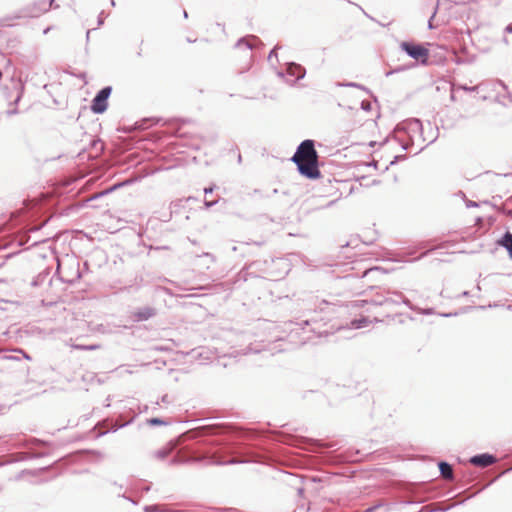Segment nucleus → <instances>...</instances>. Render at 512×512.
Returning a JSON list of instances; mask_svg holds the SVG:
<instances>
[{
  "mask_svg": "<svg viewBox=\"0 0 512 512\" xmlns=\"http://www.w3.org/2000/svg\"><path fill=\"white\" fill-rule=\"evenodd\" d=\"M503 42H504L506 45H508V44H509V41H508V39H507L506 37H504V38H503Z\"/></svg>",
  "mask_w": 512,
  "mask_h": 512,
  "instance_id": "obj_31",
  "label": "nucleus"
},
{
  "mask_svg": "<svg viewBox=\"0 0 512 512\" xmlns=\"http://www.w3.org/2000/svg\"><path fill=\"white\" fill-rule=\"evenodd\" d=\"M250 40H255V37H244V38H241L237 41L236 43V47L237 48H242V47H245L247 50H251L253 45L251 43Z\"/></svg>",
  "mask_w": 512,
  "mask_h": 512,
  "instance_id": "obj_13",
  "label": "nucleus"
},
{
  "mask_svg": "<svg viewBox=\"0 0 512 512\" xmlns=\"http://www.w3.org/2000/svg\"><path fill=\"white\" fill-rule=\"evenodd\" d=\"M403 303L409 309H414L412 303L407 299L401 292L398 291H386L384 295L377 297L371 301L372 305H387V304H401Z\"/></svg>",
  "mask_w": 512,
  "mask_h": 512,
  "instance_id": "obj_3",
  "label": "nucleus"
},
{
  "mask_svg": "<svg viewBox=\"0 0 512 512\" xmlns=\"http://www.w3.org/2000/svg\"><path fill=\"white\" fill-rule=\"evenodd\" d=\"M183 14H184V17H185V18H187V17H188V14H187V12H186V11H184V13H183Z\"/></svg>",
  "mask_w": 512,
  "mask_h": 512,
  "instance_id": "obj_32",
  "label": "nucleus"
},
{
  "mask_svg": "<svg viewBox=\"0 0 512 512\" xmlns=\"http://www.w3.org/2000/svg\"><path fill=\"white\" fill-rule=\"evenodd\" d=\"M111 87H104L101 89L95 98L92 100L91 110L96 114H101L107 110V100L111 94Z\"/></svg>",
  "mask_w": 512,
  "mask_h": 512,
  "instance_id": "obj_4",
  "label": "nucleus"
},
{
  "mask_svg": "<svg viewBox=\"0 0 512 512\" xmlns=\"http://www.w3.org/2000/svg\"><path fill=\"white\" fill-rule=\"evenodd\" d=\"M111 5L115 6V1L114 0H111Z\"/></svg>",
  "mask_w": 512,
  "mask_h": 512,
  "instance_id": "obj_34",
  "label": "nucleus"
},
{
  "mask_svg": "<svg viewBox=\"0 0 512 512\" xmlns=\"http://www.w3.org/2000/svg\"><path fill=\"white\" fill-rule=\"evenodd\" d=\"M499 244L508 251L510 258H512V234L510 232H506L499 241Z\"/></svg>",
  "mask_w": 512,
  "mask_h": 512,
  "instance_id": "obj_8",
  "label": "nucleus"
},
{
  "mask_svg": "<svg viewBox=\"0 0 512 512\" xmlns=\"http://www.w3.org/2000/svg\"><path fill=\"white\" fill-rule=\"evenodd\" d=\"M401 132L406 133L409 138V142H405L403 139L399 138L404 150H407L410 145H417L418 151L423 149L426 139L423 137V125L419 119L412 118L398 124L396 133L399 134Z\"/></svg>",
  "mask_w": 512,
  "mask_h": 512,
  "instance_id": "obj_2",
  "label": "nucleus"
},
{
  "mask_svg": "<svg viewBox=\"0 0 512 512\" xmlns=\"http://www.w3.org/2000/svg\"><path fill=\"white\" fill-rule=\"evenodd\" d=\"M213 190H214V189H213V187L205 188V189H204V193H205V194H209V193H212V192H213Z\"/></svg>",
  "mask_w": 512,
  "mask_h": 512,
  "instance_id": "obj_26",
  "label": "nucleus"
},
{
  "mask_svg": "<svg viewBox=\"0 0 512 512\" xmlns=\"http://www.w3.org/2000/svg\"><path fill=\"white\" fill-rule=\"evenodd\" d=\"M371 510H372V509L370 508V509H367L365 512H370Z\"/></svg>",
  "mask_w": 512,
  "mask_h": 512,
  "instance_id": "obj_38",
  "label": "nucleus"
},
{
  "mask_svg": "<svg viewBox=\"0 0 512 512\" xmlns=\"http://www.w3.org/2000/svg\"><path fill=\"white\" fill-rule=\"evenodd\" d=\"M442 316L449 317V316H451V314H442Z\"/></svg>",
  "mask_w": 512,
  "mask_h": 512,
  "instance_id": "obj_33",
  "label": "nucleus"
},
{
  "mask_svg": "<svg viewBox=\"0 0 512 512\" xmlns=\"http://www.w3.org/2000/svg\"><path fill=\"white\" fill-rule=\"evenodd\" d=\"M463 295H464V296H467V295H468V292H467V291L463 292Z\"/></svg>",
  "mask_w": 512,
  "mask_h": 512,
  "instance_id": "obj_36",
  "label": "nucleus"
},
{
  "mask_svg": "<svg viewBox=\"0 0 512 512\" xmlns=\"http://www.w3.org/2000/svg\"><path fill=\"white\" fill-rule=\"evenodd\" d=\"M292 161L297 165L299 173L306 178L317 179L320 177L318 155L313 140L307 139L301 142Z\"/></svg>",
  "mask_w": 512,
  "mask_h": 512,
  "instance_id": "obj_1",
  "label": "nucleus"
},
{
  "mask_svg": "<svg viewBox=\"0 0 512 512\" xmlns=\"http://www.w3.org/2000/svg\"><path fill=\"white\" fill-rule=\"evenodd\" d=\"M421 313L425 314V315H430V314L433 313V310L432 309H425V310H422Z\"/></svg>",
  "mask_w": 512,
  "mask_h": 512,
  "instance_id": "obj_24",
  "label": "nucleus"
},
{
  "mask_svg": "<svg viewBox=\"0 0 512 512\" xmlns=\"http://www.w3.org/2000/svg\"><path fill=\"white\" fill-rule=\"evenodd\" d=\"M7 113H8L9 115H13V114H16V113H17V111H16L15 109H13V110H8V111H7Z\"/></svg>",
  "mask_w": 512,
  "mask_h": 512,
  "instance_id": "obj_29",
  "label": "nucleus"
},
{
  "mask_svg": "<svg viewBox=\"0 0 512 512\" xmlns=\"http://www.w3.org/2000/svg\"><path fill=\"white\" fill-rule=\"evenodd\" d=\"M273 56H276L275 49L270 52L268 59L271 60Z\"/></svg>",
  "mask_w": 512,
  "mask_h": 512,
  "instance_id": "obj_28",
  "label": "nucleus"
},
{
  "mask_svg": "<svg viewBox=\"0 0 512 512\" xmlns=\"http://www.w3.org/2000/svg\"><path fill=\"white\" fill-rule=\"evenodd\" d=\"M497 209L512 218V195L505 200L501 207Z\"/></svg>",
  "mask_w": 512,
  "mask_h": 512,
  "instance_id": "obj_12",
  "label": "nucleus"
},
{
  "mask_svg": "<svg viewBox=\"0 0 512 512\" xmlns=\"http://www.w3.org/2000/svg\"><path fill=\"white\" fill-rule=\"evenodd\" d=\"M496 461L495 457L490 454H479L475 455L470 459L473 465L480 467H487Z\"/></svg>",
  "mask_w": 512,
  "mask_h": 512,
  "instance_id": "obj_7",
  "label": "nucleus"
},
{
  "mask_svg": "<svg viewBox=\"0 0 512 512\" xmlns=\"http://www.w3.org/2000/svg\"><path fill=\"white\" fill-rule=\"evenodd\" d=\"M400 47L405 51L411 58L420 60L422 63H426L428 57V50L421 45H414L408 42H402Z\"/></svg>",
  "mask_w": 512,
  "mask_h": 512,
  "instance_id": "obj_5",
  "label": "nucleus"
},
{
  "mask_svg": "<svg viewBox=\"0 0 512 512\" xmlns=\"http://www.w3.org/2000/svg\"><path fill=\"white\" fill-rule=\"evenodd\" d=\"M53 1H54V0H50V3H49V5H48V7H51V5H52V2H53Z\"/></svg>",
  "mask_w": 512,
  "mask_h": 512,
  "instance_id": "obj_35",
  "label": "nucleus"
},
{
  "mask_svg": "<svg viewBox=\"0 0 512 512\" xmlns=\"http://www.w3.org/2000/svg\"><path fill=\"white\" fill-rule=\"evenodd\" d=\"M73 348L77 349V350L92 351V350L99 349L100 345H98V344H93V345H80V344H77V345H73Z\"/></svg>",
  "mask_w": 512,
  "mask_h": 512,
  "instance_id": "obj_15",
  "label": "nucleus"
},
{
  "mask_svg": "<svg viewBox=\"0 0 512 512\" xmlns=\"http://www.w3.org/2000/svg\"><path fill=\"white\" fill-rule=\"evenodd\" d=\"M103 12H101V14L99 15V19H98V25H102L103 24Z\"/></svg>",
  "mask_w": 512,
  "mask_h": 512,
  "instance_id": "obj_27",
  "label": "nucleus"
},
{
  "mask_svg": "<svg viewBox=\"0 0 512 512\" xmlns=\"http://www.w3.org/2000/svg\"><path fill=\"white\" fill-rule=\"evenodd\" d=\"M155 314V311L154 309L152 308H149V307H145L141 310H139L135 316L137 318V320L139 321H144V320H148L150 317H152L153 315Z\"/></svg>",
  "mask_w": 512,
  "mask_h": 512,
  "instance_id": "obj_11",
  "label": "nucleus"
},
{
  "mask_svg": "<svg viewBox=\"0 0 512 512\" xmlns=\"http://www.w3.org/2000/svg\"><path fill=\"white\" fill-rule=\"evenodd\" d=\"M480 87H481V85H476V86H472V87H469L466 85H457L454 89H461V90L468 91V92H474V91H477Z\"/></svg>",
  "mask_w": 512,
  "mask_h": 512,
  "instance_id": "obj_16",
  "label": "nucleus"
},
{
  "mask_svg": "<svg viewBox=\"0 0 512 512\" xmlns=\"http://www.w3.org/2000/svg\"><path fill=\"white\" fill-rule=\"evenodd\" d=\"M343 86H347V87H357V88H360V85L359 84H356V83H347V84H342Z\"/></svg>",
  "mask_w": 512,
  "mask_h": 512,
  "instance_id": "obj_23",
  "label": "nucleus"
},
{
  "mask_svg": "<svg viewBox=\"0 0 512 512\" xmlns=\"http://www.w3.org/2000/svg\"><path fill=\"white\" fill-rule=\"evenodd\" d=\"M506 33H512V24H509L505 27V30H504Z\"/></svg>",
  "mask_w": 512,
  "mask_h": 512,
  "instance_id": "obj_25",
  "label": "nucleus"
},
{
  "mask_svg": "<svg viewBox=\"0 0 512 512\" xmlns=\"http://www.w3.org/2000/svg\"><path fill=\"white\" fill-rule=\"evenodd\" d=\"M371 322H372V320L369 317L362 316L358 319H354L353 321H351L350 325H351V328H353V329H360V328L367 327L368 324H370Z\"/></svg>",
  "mask_w": 512,
  "mask_h": 512,
  "instance_id": "obj_9",
  "label": "nucleus"
},
{
  "mask_svg": "<svg viewBox=\"0 0 512 512\" xmlns=\"http://www.w3.org/2000/svg\"><path fill=\"white\" fill-rule=\"evenodd\" d=\"M304 324H305V325H309V321H308V320H306V321L304 322Z\"/></svg>",
  "mask_w": 512,
  "mask_h": 512,
  "instance_id": "obj_37",
  "label": "nucleus"
},
{
  "mask_svg": "<svg viewBox=\"0 0 512 512\" xmlns=\"http://www.w3.org/2000/svg\"><path fill=\"white\" fill-rule=\"evenodd\" d=\"M144 512H184L181 510H166L161 509L158 505H147L144 507Z\"/></svg>",
  "mask_w": 512,
  "mask_h": 512,
  "instance_id": "obj_14",
  "label": "nucleus"
},
{
  "mask_svg": "<svg viewBox=\"0 0 512 512\" xmlns=\"http://www.w3.org/2000/svg\"><path fill=\"white\" fill-rule=\"evenodd\" d=\"M287 75L294 78L293 81H297L300 79H303L306 74V70L304 67H302L299 64L296 63H288L287 69H286Z\"/></svg>",
  "mask_w": 512,
  "mask_h": 512,
  "instance_id": "obj_6",
  "label": "nucleus"
},
{
  "mask_svg": "<svg viewBox=\"0 0 512 512\" xmlns=\"http://www.w3.org/2000/svg\"><path fill=\"white\" fill-rule=\"evenodd\" d=\"M493 89L495 91H498L499 89L506 91L507 87L501 81H497L493 84Z\"/></svg>",
  "mask_w": 512,
  "mask_h": 512,
  "instance_id": "obj_18",
  "label": "nucleus"
},
{
  "mask_svg": "<svg viewBox=\"0 0 512 512\" xmlns=\"http://www.w3.org/2000/svg\"><path fill=\"white\" fill-rule=\"evenodd\" d=\"M479 204L477 202H474V201H471V200H467L466 201V207L467 208H471V207H478Z\"/></svg>",
  "mask_w": 512,
  "mask_h": 512,
  "instance_id": "obj_21",
  "label": "nucleus"
},
{
  "mask_svg": "<svg viewBox=\"0 0 512 512\" xmlns=\"http://www.w3.org/2000/svg\"><path fill=\"white\" fill-rule=\"evenodd\" d=\"M439 469H440V473L443 478H445V479L453 478V469H452L451 465L448 464L447 462H440Z\"/></svg>",
  "mask_w": 512,
  "mask_h": 512,
  "instance_id": "obj_10",
  "label": "nucleus"
},
{
  "mask_svg": "<svg viewBox=\"0 0 512 512\" xmlns=\"http://www.w3.org/2000/svg\"><path fill=\"white\" fill-rule=\"evenodd\" d=\"M309 340H311V338H310V337H305V338H303V340L301 341V344H304L306 341H309Z\"/></svg>",
  "mask_w": 512,
  "mask_h": 512,
  "instance_id": "obj_30",
  "label": "nucleus"
},
{
  "mask_svg": "<svg viewBox=\"0 0 512 512\" xmlns=\"http://www.w3.org/2000/svg\"><path fill=\"white\" fill-rule=\"evenodd\" d=\"M365 304H368L367 300H357L353 302V307H362Z\"/></svg>",
  "mask_w": 512,
  "mask_h": 512,
  "instance_id": "obj_20",
  "label": "nucleus"
},
{
  "mask_svg": "<svg viewBox=\"0 0 512 512\" xmlns=\"http://www.w3.org/2000/svg\"><path fill=\"white\" fill-rule=\"evenodd\" d=\"M216 203H217V201H205L204 205L206 208H210V207L214 206Z\"/></svg>",
  "mask_w": 512,
  "mask_h": 512,
  "instance_id": "obj_22",
  "label": "nucleus"
},
{
  "mask_svg": "<svg viewBox=\"0 0 512 512\" xmlns=\"http://www.w3.org/2000/svg\"><path fill=\"white\" fill-rule=\"evenodd\" d=\"M148 423L152 426L166 424V422H164L160 418H151L150 420H148Z\"/></svg>",
  "mask_w": 512,
  "mask_h": 512,
  "instance_id": "obj_17",
  "label": "nucleus"
},
{
  "mask_svg": "<svg viewBox=\"0 0 512 512\" xmlns=\"http://www.w3.org/2000/svg\"><path fill=\"white\" fill-rule=\"evenodd\" d=\"M168 454V450H159L156 452V456L160 459H164Z\"/></svg>",
  "mask_w": 512,
  "mask_h": 512,
  "instance_id": "obj_19",
  "label": "nucleus"
}]
</instances>
